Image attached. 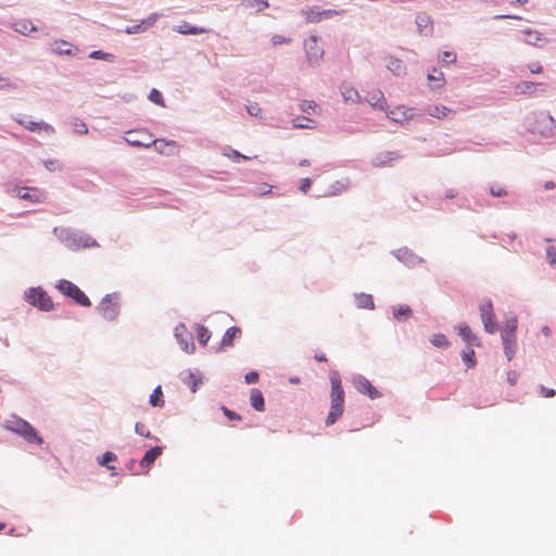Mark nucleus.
Listing matches in <instances>:
<instances>
[{
    "instance_id": "nucleus-60",
    "label": "nucleus",
    "mask_w": 556,
    "mask_h": 556,
    "mask_svg": "<svg viewBox=\"0 0 556 556\" xmlns=\"http://www.w3.org/2000/svg\"><path fill=\"white\" fill-rule=\"evenodd\" d=\"M222 410L224 413V415L229 419V420H240L241 419V416L239 414H237L236 412L233 410H230L229 408H227L226 406H223L222 407Z\"/></svg>"
},
{
    "instance_id": "nucleus-22",
    "label": "nucleus",
    "mask_w": 556,
    "mask_h": 556,
    "mask_svg": "<svg viewBox=\"0 0 556 556\" xmlns=\"http://www.w3.org/2000/svg\"><path fill=\"white\" fill-rule=\"evenodd\" d=\"M504 353L508 361H511L516 354L517 341L516 337H509L506 334H501Z\"/></svg>"
},
{
    "instance_id": "nucleus-4",
    "label": "nucleus",
    "mask_w": 556,
    "mask_h": 556,
    "mask_svg": "<svg viewBox=\"0 0 556 556\" xmlns=\"http://www.w3.org/2000/svg\"><path fill=\"white\" fill-rule=\"evenodd\" d=\"M58 236L61 242L71 250L98 247V242L83 231L63 228Z\"/></svg>"
},
{
    "instance_id": "nucleus-10",
    "label": "nucleus",
    "mask_w": 556,
    "mask_h": 556,
    "mask_svg": "<svg viewBox=\"0 0 556 556\" xmlns=\"http://www.w3.org/2000/svg\"><path fill=\"white\" fill-rule=\"evenodd\" d=\"M352 382L359 393L366 394L371 400H376L382 396L381 392L378 391L363 375H355L352 379Z\"/></svg>"
},
{
    "instance_id": "nucleus-21",
    "label": "nucleus",
    "mask_w": 556,
    "mask_h": 556,
    "mask_svg": "<svg viewBox=\"0 0 556 556\" xmlns=\"http://www.w3.org/2000/svg\"><path fill=\"white\" fill-rule=\"evenodd\" d=\"M458 334L467 344L477 346L480 345L478 337L471 331L470 327L467 324H460L458 326Z\"/></svg>"
},
{
    "instance_id": "nucleus-17",
    "label": "nucleus",
    "mask_w": 556,
    "mask_h": 556,
    "mask_svg": "<svg viewBox=\"0 0 556 556\" xmlns=\"http://www.w3.org/2000/svg\"><path fill=\"white\" fill-rule=\"evenodd\" d=\"M399 157H400V155L396 152L386 151V152L377 154L372 159L371 164L375 167H383V166L390 165L392 161H395Z\"/></svg>"
},
{
    "instance_id": "nucleus-62",
    "label": "nucleus",
    "mask_w": 556,
    "mask_h": 556,
    "mask_svg": "<svg viewBox=\"0 0 556 556\" xmlns=\"http://www.w3.org/2000/svg\"><path fill=\"white\" fill-rule=\"evenodd\" d=\"M300 119H303V121H306V122H309V123L313 122L312 119H309L307 117H298L296 119L293 121V127L294 128H300V129L313 128L311 125L304 124V122L299 123Z\"/></svg>"
},
{
    "instance_id": "nucleus-13",
    "label": "nucleus",
    "mask_w": 556,
    "mask_h": 556,
    "mask_svg": "<svg viewBox=\"0 0 556 556\" xmlns=\"http://www.w3.org/2000/svg\"><path fill=\"white\" fill-rule=\"evenodd\" d=\"M152 135L146 130H129L125 137V141L136 148H150Z\"/></svg>"
},
{
    "instance_id": "nucleus-39",
    "label": "nucleus",
    "mask_w": 556,
    "mask_h": 556,
    "mask_svg": "<svg viewBox=\"0 0 556 556\" xmlns=\"http://www.w3.org/2000/svg\"><path fill=\"white\" fill-rule=\"evenodd\" d=\"M388 117L396 123H403L410 118V116L407 115V111H403L401 108L392 110L388 113Z\"/></svg>"
},
{
    "instance_id": "nucleus-20",
    "label": "nucleus",
    "mask_w": 556,
    "mask_h": 556,
    "mask_svg": "<svg viewBox=\"0 0 556 556\" xmlns=\"http://www.w3.org/2000/svg\"><path fill=\"white\" fill-rule=\"evenodd\" d=\"M163 453L162 446H154L148 450L140 460L141 468L149 469L155 459Z\"/></svg>"
},
{
    "instance_id": "nucleus-64",
    "label": "nucleus",
    "mask_w": 556,
    "mask_h": 556,
    "mask_svg": "<svg viewBox=\"0 0 556 556\" xmlns=\"http://www.w3.org/2000/svg\"><path fill=\"white\" fill-rule=\"evenodd\" d=\"M312 186V180L309 178H303L300 184V190L304 193H306Z\"/></svg>"
},
{
    "instance_id": "nucleus-52",
    "label": "nucleus",
    "mask_w": 556,
    "mask_h": 556,
    "mask_svg": "<svg viewBox=\"0 0 556 556\" xmlns=\"http://www.w3.org/2000/svg\"><path fill=\"white\" fill-rule=\"evenodd\" d=\"M456 53L453 51H444L440 56V62L445 64H452L456 62Z\"/></svg>"
},
{
    "instance_id": "nucleus-37",
    "label": "nucleus",
    "mask_w": 556,
    "mask_h": 556,
    "mask_svg": "<svg viewBox=\"0 0 556 556\" xmlns=\"http://www.w3.org/2000/svg\"><path fill=\"white\" fill-rule=\"evenodd\" d=\"M517 328H518V319H517V317H511L506 320L505 327L502 330L501 334L516 337Z\"/></svg>"
},
{
    "instance_id": "nucleus-33",
    "label": "nucleus",
    "mask_w": 556,
    "mask_h": 556,
    "mask_svg": "<svg viewBox=\"0 0 556 556\" xmlns=\"http://www.w3.org/2000/svg\"><path fill=\"white\" fill-rule=\"evenodd\" d=\"M451 112L452 110L444 105H431L427 109V114L435 118L446 117Z\"/></svg>"
},
{
    "instance_id": "nucleus-6",
    "label": "nucleus",
    "mask_w": 556,
    "mask_h": 556,
    "mask_svg": "<svg viewBox=\"0 0 556 556\" xmlns=\"http://www.w3.org/2000/svg\"><path fill=\"white\" fill-rule=\"evenodd\" d=\"M56 289L84 307H89L91 305L89 298L70 280H59L56 283Z\"/></svg>"
},
{
    "instance_id": "nucleus-57",
    "label": "nucleus",
    "mask_w": 556,
    "mask_h": 556,
    "mask_svg": "<svg viewBox=\"0 0 556 556\" xmlns=\"http://www.w3.org/2000/svg\"><path fill=\"white\" fill-rule=\"evenodd\" d=\"M258 379H260V375L255 370H252L244 376V381L247 384L256 383L258 381Z\"/></svg>"
},
{
    "instance_id": "nucleus-55",
    "label": "nucleus",
    "mask_w": 556,
    "mask_h": 556,
    "mask_svg": "<svg viewBox=\"0 0 556 556\" xmlns=\"http://www.w3.org/2000/svg\"><path fill=\"white\" fill-rule=\"evenodd\" d=\"M245 109H247V112L249 113V115H251L253 117L261 116L262 109L260 108V105L257 103H250L245 106Z\"/></svg>"
},
{
    "instance_id": "nucleus-56",
    "label": "nucleus",
    "mask_w": 556,
    "mask_h": 556,
    "mask_svg": "<svg viewBox=\"0 0 556 556\" xmlns=\"http://www.w3.org/2000/svg\"><path fill=\"white\" fill-rule=\"evenodd\" d=\"M43 165L49 172L61 170L62 168L59 161L52 159L43 161Z\"/></svg>"
},
{
    "instance_id": "nucleus-24",
    "label": "nucleus",
    "mask_w": 556,
    "mask_h": 556,
    "mask_svg": "<svg viewBox=\"0 0 556 556\" xmlns=\"http://www.w3.org/2000/svg\"><path fill=\"white\" fill-rule=\"evenodd\" d=\"M367 102L379 110H387L388 104L383 93L380 90H376L368 94Z\"/></svg>"
},
{
    "instance_id": "nucleus-36",
    "label": "nucleus",
    "mask_w": 556,
    "mask_h": 556,
    "mask_svg": "<svg viewBox=\"0 0 556 556\" xmlns=\"http://www.w3.org/2000/svg\"><path fill=\"white\" fill-rule=\"evenodd\" d=\"M427 78L429 81H438L439 83L438 85H433L431 87L432 89L441 88L443 86L444 74L435 67H432V70L428 73Z\"/></svg>"
},
{
    "instance_id": "nucleus-11",
    "label": "nucleus",
    "mask_w": 556,
    "mask_h": 556,
    "mask_svg": "<svg viewBox=\"0 0 556 556\" xmlns=\"http://www.w3.org/2000/svg\"><path fill=\"white\" fill-rule=\"evenodd\" d=\"M175 338L179 343L180 348L187 353H193L195 345L193 342L192 333L188 331L184 324H179L175 328Z\"/></svg>"
},
{
    "instance_id": "nucleus-53",
    "label": "nucleus",
    "mask_w": 556,
    "mask_h": 556,
    "mask_svg": "<svg viewBox=\"0 0 556 556\" xmlns=\"http://www.w3.org/2000/svg\"><path fill=\"white\" fill-rule=\"evenodd\" d=\"M160 16L161 15L159 13H152L147 18L142 20L141 23L144 26V29L147 30L148 28L153 26L156 23V21L160 18Z\"/></svg>"
},
{
    "instance_id": "nucleus-12",
    "label": "nucleus",
    "mask_w": 556,
    "mask_h": 556,
    "mask_svg": "<svg viewBox=\"0 0 556 556\" xmlns=\"http://www.w3.org/2000/svg\"><path fill=\"white\" fill-rule=\"evenodd\" d=\"M302 14L304 15L306 22L319 23L324 20H329L334 16H338L341 13L337 10H331V9L317 10L315 8H307V9L302 10Z\"/></svg>"
},
{
    "instance_id": "nucleus-47",
    "label": "nucleus",
    "mask_w": 556,
    "mask_h": 556,
    "mask_svg": "<svg viewBox=\"0 0 556 556\" xmlns=\"http://www.w3.org/2000/svg\"><path fill=\"white\" fill-rule=\"evenodd\" d=\"M63 46H68V43L64 40L55 41L53 51L58 54L72 55L73 54L72 49H70V48L64 49V48H62Z\"/></svg>"
},
{
    "instance_id": "nucleus-44",
    "label": "nucleus",
    "mask_w": 556,
    "mask_h": 556,
    "mask_svg": "<svg viewBox=\"0 0 556 556\" xmlns=\"http://www.w3.org/2000/svg\"><path fill=\"white\" fill-rule=\"evenodd\" d=\"M462 358L468 368H472L477 364L476 354L472 349H469L468 351H463Z\"/></svg>"
},
{
    "instance_id": "nucleus-23",
    "label": "nucleus",
    "mask_w": 556,
    "mask_h": 556,
    "mask_svg": "<svg viewBox=\"0 0 556 556\" xmlns=\"http://www.w3.org/2000/svg\"><path fill=\"white\" fill-rule=\"evenodd\" d=\"M387 62V68L395 76H403L406 74V65L400 59L389 56Z\"/></svg>"
},
{
    "instance_id": "nucleus-30",
    "label": "nucleus",
    "mask_w": 556,
    "mask_h": 556,
    "mask_svg": "<svg viewBox=\"0 0 556 556\" xmlns=\"http://www.w3.org/2000/svg\"><path fill=\"white\" fill-rule=\"evenodd\" d=\"M355 302L358 308L374 309L375 303L372 296L366 293L355 294Z\"/></svg>"
},
{
    "instance_id": "nucleus-40",
    "label": "nucleus",
    "mask_w": 556,
    "mask_h": 556,
    "mask_svg": "<svg viewBox=\"0 0 556 556\" xmlns=\"http://www.w3.org/2000/svg\"><path fill=\"white\" fill-rule=\"evenodd\" d=\"M185 384L191 388L192 392L197 391L198 384L202 383L201 378H197L195 374L191 370L188 371L187 376L182 378Z\"/></svg>"
},
{
    "instance_id": "nucleus-51",
    "label": "nucleus",
    "mask_w": 556,
    "mask_h": 556,
    "mask_svg": "<svg viewBox=\"0 0 556 556\" xmlns=\"http://www.w3.org/2000/svg\"><path fill=\"white\" fill-rule=\"evenodd\" d=\"M72 125L76 132L83 134V135L88 134V127L81 119L75 118L74 122L72 123Z\"/></svg>"
},
{
    "instance_id": "nucleus-61",
    "label": "nucleus",
    "mask_w": 556,
    "mask_h": 556,
    "mask_svg": "<svg viewBox=\"0 0 556 556\" xmlns=\"http://www.w3.org/2000/svg\"><path fill=\"white\" fill-rule=\"evenodd\" d=\"M25 190V187L21 186H12L8 188V193H10L12 197H16L21 199V194H23Z\"/></svg>"
},
{
    "instance_id": "nucleus-1",
    "label": "nucleus",
    "mask_w": 556,
    "mask_h": 556,
    "mask_svg": "<svg viewBox=\"0 0 556 556\" xmlns=\"http://www.w3.org/2000/svg\"><path fill=\"white\" fill-rule=\"evenodd\" d=\"M331 382V405L326 419V425H333L343 414L344 410V390L341 382L339 372L333 371L330 376Z\"/></svg>"
},
{
    "instance_id": "nucleus-28",
    "label": "nucleus",
    "mask_w": 556,
    "mask_h": 556,
    "mask_svg": "<svg viewBox=\"0 0 556 556\" xmlns=\"http://www.w3.org/2000/svg\"><path fill=\"white\" fill-rule=\"evenodd\" d=\"M150 143L151 146H154L155 150L161 153V154H166V155H169L172 152L167 151L166 148L167 147H170V148H176V142L170 140H165V139H152L150 140Z\"/></svg>"
},
{
    "instance_id": "nucleus-35",
    "label": "nucleus",
    "mask_w": 556,
    "mask_h": 556,
    "mask_svg": "<svg viewBox=\"0 0 556 556\" xmlns=\"http://www.w3.org/2000/svg\"><path fill=\"white\" fill-rule=\"evenodd\" d=\"M13 28L15 31H17L22 35H27L30 31H34L36 29V27L31 24V22L26 21V20L15 22L13 24Z\"/></svg>"
},
{
    "instance_id": "nucleus-9",
    "label": "nucleus",
    "mask_w": 556,
    "mask_h": 556,
    "mask_svg": "<svg viewBox=\"0 0 556 556\" xmlns=\"http://www.w3.org/2000/svg\"><path fill=\"white\" fill-rule=\"evenodd\" d=\"M480 318L483 323L484 330L488 333H495L498 330V325L495 320V315L493 312V304L491 300L484 301L480 307Z\"/></svg>"
},
{
    "instance_id": "nucleus-26",
    "label": "nucleus",
    "mask_w": 556,
    "mask_h": 556,
    "mask_svg": "<svg viewBox=\"0 0 556 556\" xmlns=\"http://www.w3.org/2000/svg\"><path fill=\"white\" fill-rule=\"evenodd\" d=\"M241 334V329L237 326L226 330L220 342V349L232 346L235 338Z\"/></svg>"
},
{
    "instance_id": "nucleus-32",
    "label": "nucleus",
    "mask_w": 556,
    "mask_h": 556,
    "mask_svg": "<svg viewBox=\"0 0 556 556\" xmlns=\"http://www.w3.org/2000/svg\"><path fill=\"white\" fill-rule=\"evenodd\" d=\"M538 87H542V91H546L547 85L544 83H532V81H523L518 88H521V93H535L538 91Z\"/></svg>"
},
{
    "instance_id": "nucleus-29",
    "label": "nucleus",
    "mask_w": 556,
    "mask_h": 556,
    "mask_svg": "<svg viewBox=\"0 0 556 556\" xmlns=\"http://www.w3.org/2000/svg\"><path fill=\"white\" fill-rule=\"evenodd\" d=\"M413 316V311L408 305H399L393 307V317L397 321H405Z\"/></svg>"
},
{
    "instance_id": "nucleus-8",
    "label": "nucleus",
    "mask_w": 556,
    "mask_h": 556,
    "mask_svg": "<svg viewBox=\"0 0 556 556\" xmlns=\"http://www.w3.org/2000/svg\"><path fill=\"white\" fill-rule=\"evenodd\" d=\"M98 311L105 320L113 321L119 315L117 294H106L98 305Z\"/></svg>"
},
{
    "instance_id": "nucleus-16",
    "label": "nucleus",
    "mask_w": 556,
    "mask_h": 556,
    "mask_svg": "<svg viewBox=\"0 0 556 556\" xmlns=\"http://www.w3.org/2000/svg\"><path fill=\"white\" fill-rule=\"evenodd\" d=\"M15 122L30 131H46L53 134L54 127L46 122H27L24 118H15Z\"/></svg>"
},
{
    "instance_id": "nucleus-31",
    "label": "nucleus",
    "mask_w": 556,
    "mask_h": 556,
    "mask_svg": "<svg viewBox=\"0 0 556 556\" xmlns=\"http://www.w3.org/2000/svg\"><path fill=\"white\" fill-rule=\"evenodd\" d=\"M179 34L184 35H198L203 34L206 30L202 27L193 26L189 24L188 22H182L177 28L175 29Z\"/></svg>"
},
{
    "instance_id": "nucleus-45",
    "label": "nucleus",
    "mask_w": 556,
    "mask_h": 556,
    "mask_svg": "<svg viewBox=\"0 0 556 556\" xmlns=\"http://www.w3.org/2000/svg\"><path fill=\"white\" fill-rule=\"evenodd\" d=\"M149 100L157 105H162L164 106V98H163V94L161 93V91H159L157 89L153 88L150 93H149Z\"/></svg>"
},
{
    "instance_id": "nucleus-49",
    "label": "nucleus",
    "mask_w": 556,
    "mask_h": 556,
    "mask_svg": "<svg viewBox=\"0 0 556 556\" xmlns=\"http://www.w3.org/2000/svg\"><path fill=\"white\" fill-rule=\"evenodd\" d=\"M546 261L552 267H556V248L548 245L545 250Z\"/></svg>"
},
{
    "instance_id": "nucleus-19",
    "label": "nucleus",
    "mask_w": 556,
    "mask_h": 556,
    "mask_svg": "<svg viewBox=\"0 0 556 556\" xmlns=\"http://www.w3.org/2000/svg\"><path fill=\"white\" fill-rule=\"evenodd\" d=\"M21 199L33 203H42L46 200V195L38 188L25 187L23 194H21Z\"/></svg>"
},
{
    "instance_id": "nucleus-38",
    "label": "nucleus",
    "mask_w": 556,
    "mask_h": 556,
    "mask_svg": "<svg viewBox=\"0 0 556 556\" xmlns=\"http://www.w3.org/2000/svg\"><path fill=\"white\" fill-rule=\"evenodd\" d=\"M223 154L236 163H239L241 160H249L247 155L241 154L239 151L228 146L223 149Z\"/></svg>"
},
{
    "instance_id": "nucleus-15",
    "label": "nucleus",
    "mask_w": 556,
    "mask_h": 556,
    "mask_svg": "<svg viewBox=\"0 0 556 556\" xmlns=\"http://www.w3.org/2000/svg\"><path fill=\"white\" fill-rule=\"evenodd\" d=\"M523 35V38L521 39L525 43L534 46V47H542L544 43L547 42V39L542 36L541 33L538 30L527 28L521 31Z\"/></svg>"
},
{
    "instance_id": "nucleus-59",
    "label": "nucleus",
    "mask_w": 556,
    "mask_h": 556,
    "mask_svg": "<svg viewBox=\"0 0 556 556\" xmlns=\"http://www.w3.org/2000/svg\"><path fill=\"white\" fill-rule=\"evenodd\" d=\"M144 30H146L144 26L140 22L139 24H135V25L128 26L125 31L127 34H129V35H132V34H139V33L144 31Z\"/></svg>"
},
{
    "instance_id": "nucleus-46",
    "label": "nucleus",
    "mask_w": 556,
    "mask_h": 556,
    "mask_svg": "<svg viewBox=\"0 0 556 556\" xmlns=\"http://www.w3.org/2000/svg\"><path fill=\"white\" fill-rule=\"evenodd\" d=\"M91 59H96V60H104V61H109V62H112L113 59H114V55L111 54V53H106L102 50H94L90 53L89 55Z\"/></svg>"
},
{
    "instance_id": "nucleus-34",
    "label": "nucleus",
    "mask_w": 556,
    "mask_h": 556,
    "mask_svg": "<svg viewBox=\"0 0 556 556\" xmlns=\"http://www.w3.org/2000/svg\"><path fill=\"white\" fill-rule=\"evenodd\" d=\"M149 403L153 407H163L165 402L163 400V392L161 386H157L150 395Z\"/></svg>"
},
{
    "instance_id": "nucleus-63",
    "label": "nucleus",
    "mask_w": 556,
    "mask_h": 556,
    "mask_svg": "<svg viewBox=\"0 0 556 556\" xmlns=\"http://www.w3.org/2000/svg\"><path fill=\"white\" fill-rule=\"evenodd\" d=\"M11 88H16V85L11 83L9 78L0 75V90H7Z\"/></svg>"
},
{
    "instance_id": "nucleus-54",
    "label": "nucleus",
    "mask_w": 556,
    "mask_h": 556,
    "mask_svg": "<svg viewBox=\"0 0 556 556\" xmlns=\"http://www.w3.org/2000/svg\"><path fill=\"white\" fill-rule=\"evenodd\" d=\"M317 104L314 101H303L300 105L302 112L311 114L314 113Z\"/></svg>"
},
{
    "instance_id": "nucleus-3",
    "label": "nucleus",
    "mask_w": 556,
    "mask_h": 556,
    "mask_svg": "<svg viewBox=\"0 0 556 556\" xmlns=\"http://www.w3.org/2000/svg\"><path fill=\"white\" fill-rule=\"evenodd\" d=\"M5 428L30 444L40 445L43 442L38 431L27 420L15 415L5 421Z\"/></svg>"
},
{
    "instance_id": "nucleus-58",
    "label": "nucleus",
    "mask_w": 556,
    "mask_h": 556,
    "mask_svg": "<svg viewBox=\"0 0 556 556\" xmlns=\"http://www.w3.org/2000/svg\"><path fill=\"white\" fill-rule=\"evenodd\" d=\"M490 193L495 198H502V197L507 195L506 189H504L502 187H495V186L490 187Z\"/></svg>"
},
{
    "instance_id": "nucleus-2",
    "label": "nucleus",
    "mask_w": 556,
    "mask_h": 556,
    "mask_svg": "<svg viewBox=\"0 0 556 556\" xmlns=\"http://www.w3.org/2000/svg\"><path fill=\"white\" fill-rule=\"evenodd\" d=\"M527 121L529 131L534 135L548 138L556 132V121L547 112L533 113Z\"/></svg>"
},
{
    "instance_id": "nucleus-42",
    "label": "nucleus",
    "mask_w": 556,
    "mask_h": 556,
    "mask_svg": "<svg viewBox=\"0 0 556 556\" xmlns=\"http://www.w3.org/2000/svg\"><path fill=\"white\" fill-rule=\"evenodd\" d=\"M430 342L434 346L441 348V349H446L451 344L450 341L447 340V338L442 333L433 334L432 338L430 339Z\"/></svg>"
},
{
    "instance_id": "nucleus-7",
    "label": "nucleus",
    "mask_w": 556,
    "mask_h": 556,
    "mask_svg": "<svg viewBox=\"0 0 556 556\" xmlns=\"http://www.w3.org/2000/svg\"><path fill=\"white\" fill-rule=\"evenodd\" d=\"M304 49L306 53V59L309 65L317 66L319 65L323 56H324V48L320 45V38L318 36H311L304 42Z\"/></svg>"
},
{
    "instance_id": "nucleus-43",
    "label": "nucleus",
    "mask_w": 556,
    "mask_h": 556,
    "mask_svg": "<svg viewBox=\"0 0 556 556\" xmlns=\"http://www.w3.org/2000/svg\"><path fill=\"white\" fill-rule=\"evenodd\" d=\"M197 338L201 345H206L211 338L210 330L204 326H198L197 328Z\"/></svg>"
},
{
    "instance_id": "nucleus-48",
    "label": "nucleus",
    "mask_w": 556,
    "mask_h": 556,
    "mask_svg": "<svg viewBox=\"0 0 556 556\" xmlns=\"http://www.w3.org/2000/svg\"><path fill=\"white\" fill-rule=\"evenodd\" d=\"M135 432L138 434V435H141V437H144V438H148V439H154V437L151 434V432L149 430L146 429V426L142 424V422H136L135 425ZM155 440H159L157 438H155Z\"/></svg>"
},
{
    "instance_id": "nucleus-14",
    "label": "nucleus",
    "mask_w": 556,
    "mask_h": 556,
    "mask_svg": "<svg viewBox=\"0 0 556 556\" xmlns=\"http://www.w3.org/2000/svg\"><path fill=\"white\" fill-rule=\"evenodd\" d=\"M392 254L399 262L403 263L406 267L409 268L425 262L422 257L418 256L406 247L392 251Z\"/></svg>"
},
{
    "instance_id": "nucleus-27",
    "label": "nucleus",
    "mask_w": 556,
    "mask_h": 556,
    "mask_svg": "<svg viewBox=\"0 0 556 556\" xmlns=\"http://www.w3.org/2000/svg\"><path fill=\"white\" fill-rule=\"evenodd\" d=\"M416 25L420 33H422L424 29H426V28H428V26H430L429 31H426L425 35L428 36V35L432 34V21H431V17L427 13H418L417 14Z\"/></svg>"
},
{
    "instance_id": "nucleus-50",
    "label": "nucleus",
    "mask_w": 556,
    "mask_h": 556,
    "mask_svg": "<svg viewBox=\"0 0 556 556\" xmlns=\"http://www.w3.org/2000/svg\"><path fill=\"white\" fill-rule=\"evenodd\" d=\"M244 4L248 8H256L257 11H262L264 8L268 7L265 0H244Z\"/></svg>"
},
{
    "instance_id": "nucleus-18",
    "label": "nucleus",
    "mask_w": 556,
    "mask_h": 556,
    "mask_svg": "<svg viewBox=\"0 0 556 556\" xmlns=\"http://www.w3.org/2000/svg\"><path fill=\"white\" fill-rule=\"evenodd\" d=\"M340 92L345 103H359L362 101L359 92L348 84H343L340 87Z\"/></svg>"
},
{
    "instance_id": "nucleus-5",
    "label": "nucleus",
    "mask_w": 556,
    "mask_h": 556,
    "mask_svg": "<svg viewBox=\"0 0 556 556\" xmlns=\"http://www.w3.org/2000/svg\"><path fill=\"white\" fill-rule=\"evenodd\" d=\"M26 301L42 312H51L54 304L41 287H31L25 292Z\"/></svg>"
},
{
    "instance_id": "nucleus-41",
    "label": "nucleus",
    "mask_w": 556,
    "mask_h": 556,
    "mask_svg": "<svg viewBox=\"0 0 556 556\" xmlns=\"http://www.w3.org/2000/svg\"><path fill=\"white\" fill-rule=\"evenodd\" d=\"M117 456L113 452L108 451L101 457L98 458V464L106 467L110 470H113L115 467L110 466L109 464L111 462H115Z\"/></svg>"
},
{
    "instance_id": "nucleus-25",
    "label": "nucleus",
    "mask_w": 556,
    "mask_h": 556,
    "mask_svg": "<svg viewBox=\"0 0 556 556\" xmlns=\"http://www.w3.org/2000/svg\"><path fill=\"white\" fill-rule=\"evenodd\" d=\"M250 404L257 412L265 410V400L261 390L253 388L250 394Z\"/></svg>"
}]
</instances>
